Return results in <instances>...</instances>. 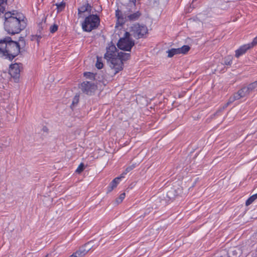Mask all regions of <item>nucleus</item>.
<instances>
[{
  "mask_svg": "<svg viewBox=\"0 0 257 257\" xmlns=\"http://www.w3.org/2000/svg\"><path fill=\"white\" fill-rule=\"evenodd\" d=\"M43 130H44V131H46L47 130V127H43Z\"/></svg>",
  "mask_w": 257,
  "mask_h": 257,
  "instance_id": "f704fd0d",
  "label": "nucleus"
},
{
  "mask_svg": "<svg viewBox=\"0 0 257 257\" xmlns=\"http://www.w3.org/2000/svg\"><path fill=\"white\" fill-rule=\"evenodd\" d=\"M22 65L21 63H15L11 64L10 66L9 72H3L1 75L6 77L7 75H10L12 77L15 82H18L19 81L20 76V66Z\"/></svg>",
  "mask_w": 257,
  "mask_h": 257,
  "instance_id": "0eeeda50",
  "label": "nucleus"
},
{
  "mask_svg": "<svg viewBox=\"0 0 257 257\" xmlns=\"http://www.w3.org/2000/svg\"><path fill=\"white\" fill-rule=\"evenodd\" d=\"M84 169V165L83 163H81L78 166L77 169L76 170V173L78 174L81 173Z\"/></svg>",
  "mask_w": 257,
  "mask_h": 257,
  "instance_id": "a878e982",
  "label": "nucleus"
},
{
  "mask_svg": "<svg viewBox=\"0 0 257 257\" xmlns=\"http://www.w3.org/2000/svg\"><path fill=\"white\" fill-rule=\"evenodd\" d=\"M125 196V194L123 193L119 195V197L116 199V202L117 203H119L122 201V200L124 199Z\"/></svg>",
  "mask_w": 257,
  "mask_h": 257,
  "instance_id": "bb28decb",
  "label": "nucleus"
},
{
  "mask_svg": "<svg viewBox=\"0 0 257 257\" xmlns=\"http://www.w3.org/2000/svg\"><path fill=\"white\" fill-rule=\"evenodd\" d=\"M8 0H0V10L3 13H4L5 11V7L4 5L7 4Z\"/></svg>",
  "mask_w": 257,
  "mask_h": 257,
  "instance_id": "393cba45",
  "label": "nucleus"
},
{
  "mask_svg": "<svg viewBox=\"0 0 257 257\" xmlns=\"http://www.w3.org/2000/svg\"><path fill=\"white\" fill-rule=\"evenodd\" d=\"M232 57L231 56H228L224 58L223 64L227 66H230L232 64Z\"/></svg>",
  "mask_w": 257,
  "mask_h": 257,
  "instance_id": "a211bd4d",
  "label": "nucleus"
},
{
  "mask_svg": "<svg viewBox=\"0 0 257 257\" xmlns=\"http://www.w3.org/2000/svg\"><path fill=\"white\" fill-rule=\"evenodd\" d=\"M250 43L252 45L253 47L257 44V36L253 39L252 42Z\"/></svg>",
  "mask_w": 257,
  "mask_h": 257,
  "instance_id": "2f4dec72",
  "label": "nucleus"
},
{
  "mask_svg": "<svg viewBox=\"0 0 257 257\" xmlns=\"http://www.w3.org/2000/svg\"><path fill=\"white\" fill-rule=\"evenodd\" d=\"M4 17V28L10 34H18L26 27L24 17L15 11L5 13Z\"/></svg>",
  "mask_w": 257,
  "mask_h": 257,
  "instance_id": "f257e3e1",
  "label": "nucleus"
},
{
  "mask_svg": "<svg viewBox=\"0 0 257 257\" xmlns=\"http://www.w3.org/2000/svg\"><path fill=\"white\" fill-rule=\"evenodd\" d=\"M91 247L92 242H88L84 245L80 247L79 250L70 255V257H83L90 250Z\"/></svg>",
  "mask_w": 257,
  "mask_h": 257,
  "instance_id": "9b49d317",
  "label": "nucleus"
},
{
  "mask_svg": "<svg viewBox=\"0 0 257 257\" xmlns=\"http://www.w3.org/2000/svg\"><path fill=\"white\" fill-rule=\"evenodd\" d=\"M37 38V41L38 42L39 41V39H41L42 38V36L40 35H36L35 36Z\"/></svg>",
  "mask_w": 257,
  "mask_h": 257,
  "instance_id": "72a5a7b5",
  "label": "nucleus"
},
{
  "mask_svg": "<svg viewBox=\"0 0 257 257\" xmlns=\"http://www.w3.org/2000/svg\"><path fill=\"white\" fill-rule=\"evenodd\" d=\"M116 48L114 45H111L106 48L104 58L109 63V66L114 70V74H116L123 69V63L116 55Z\"/></svg>",
  "mask_w": 257,
  "mask_h": 257,
  "instance_id": "20e7f679",
  "label": "nucleus"
},
{
  "mask_svg": "<svg viewBox=\"0 0 257 257\" xmlns=\"http://www.w3.org/2000/svg\"><path fill=\"white\" fill-rule=\"evenodd\" d=\"M130 35L129 32H125L123 37L120 38L117 44L118 48L123 51H131L135 45V42L130 38Z\"/></svg>",
  "mask_w": 257,
  "mask_h": 257,
  "instance_id": "423d86ee",
  "label": "nucleus"
},
{
  "mask_svg": "<svg viewBox=\"0 0 257 257\" xmlns=\"http://www.w3.org/2000/svg\"><path fill=\"white\" fill-rule=\"evenodd\" d=\"M19 41L20 43H22L23 44H25V40L23 37H20L19 39Z\"/></svg>",
  "mask_w": 257,
  "mask_h": 257,
  "instance_id": "473e14b6",
  "label": "nucleus"
},
{
  "mask_svg": "<svg viewBox=\"0 0 257 257\" xmlns=\"http://www.w3.org/2000/svg\"><path fill=\"white\" fill-rule=\"evenodd\" d=\"M252 47V45H251V43H248L247 44H245L243 46H241V47H239V49L235 51V57L238 58L240 56L245 54L247 50Z\"/></svg>",
  "mask_w": 257,
  "mask_h": 257,
  "instance_id": "f8f14e48",
  "label": "nucleus"
},
{
  "mask_svg": "<svg viewBox=\"0 0 257 257\" xmlns=\"http://www.w3.org/2000/svg\"><path fill=\"white\" fill-rule=\"evenodd\" d=\"M95 66L98 69L102 68L103 67V64L102 63V58L97 56V61L95 64Z\"/></svg>",
  "mask_w": 257,
  "mask_h": 257,
  "instance_id": "aec40b11",
  "label": "nucleus"
},
{
  "mask_svg": "<svg viewBox=\"0 0 257 257\" xmlns=\"http://www.w3.org/2000/svg\"><path fill=\"white\" fill-rule=\"evenodd\" d=\"M257 199V193L251 196L245 202V205L248 206Z\"/></svg>",
  "mask_w": 257,
  "mask_h": 257,
  "instance_id": "6ab92c4d",
  "label": "nucleus"
},
{
  "mask_svg": "<svg viewBox=\"0 0 257 257\" xmlns=\"http://www.w3.org/2000/svg\"><path fill=\"white\" fill-rule=\"evenodd\" d=\"M91 11V6L88 3H86L78 9V15L79 18L82 17V14L85 12H88L90 14Z\"/></svg>",
  "mask_w": 257,
  "mask_h": 257,
  "instance_id": "ddd939ff",
  "label": "nucleus"
},
{
  "mask_svg": "<svg viewBox=\"0 0 257 257\" xmlns=\"http://www.w3.org/2000/svg\"><path fill=\"white\" fill-rule=\"evenodd\" d=\"M69 257H70V256Z\"/></svg>",
  "mask_w": 257,
  "mask_h": 257,
  "instance_id": "ea45409f",
  "label": "nucleus"
},
{
  "mask_svg": "<svg viewBox=\"0 0 257 257\" xmlns=\"http://www.w3.org/2000/svg\"><path fill=\"white\" fill-rule=\"evenodd\" d=\"M224 106H225V105H224L223 107H224ZM225 108H226V107H225V108H224V109ZM222 110H223V107H222V109H220V111H222Z\"/></svg>",
  "mask_w": 257,
  "mask_h": 257,
  "instance_id": "c9c22d12",
  "label": "nucleus"
},
{
  "mask_svg": "<svg viewBox=\"0 0 257 257\" xmlns=\"http://www.w3.org/2000/svg\"><path fill=\"white\" fill-rule=\"evenodd\" d=\"M100 24V19L96 15H90L86 17L82 24L83 31L90 32L96 29Z\"/></svg>",
  "mask_w": 257,
  "mask_h": 257,
  "instance_id": "39448f33",
  "label": "nucleus"
},
{
  "mask_svg": "<svg viewBox=\"0 0 257 257\" xmlns=\"http://www.w3.org/2000/svg\"><path fill=\"white\" fill-rule=\"evenodd\" d=\"M135 168V166L134 165H132V166H129L128 167H127L125 169V170L124 171V172H123L120 176H123L125 174H126L127 173H128L129 172H130L131 171H132L134 168Z\"/></svg>",
  "mask_w": 257,
  "mask_h": 257,
  "instance_id": "cd10ccee",
  "label": "nucleus"
},
{
  "mask_svg": "<svg viewBox=\"0 0 257 257\" xmlns=\"http://www.w3.org/2000/svg\"><path fill=\"white\" fill-rule=\"evenodd\" d=\"M142 16L140 11H136V7L127 5L125 10L123 12L117 9L115 11V17L117 18L116 25H123L125 22L135 21L139 19Z\"/></svg>",
  "mask_w": 257,
  "mask_h": 257,
  "instance_id": "7ed1b4c3",
  "label": "nucleus"
},
{
  "mask_svg": "<svg viewBox=\"0 0 257 257\" xmlns=\"http://www.w3.org/2000/svg\"><path fill=\"white\" fill-rule=\"evenodd\" d=\"M167 52L168 53V57L171 58L173 57L175 55L180 54L179 53V49L178 48H172L170 50H168Z\"/></svg>",
  "mask_w": 257,
  "mask_h": 257,
  "instance_id": "dca6fc26",
  "label": "nucleus"
},
{
  "mask_svg": "<svg viewBox=\"0 0 257 257\" xmlns=\"http://www.w3.org/2000/svg\"><path fill=\"white\" fill-rule=\"evenodd\" d=\"M148 28L144 25L134 24L131 28V35L136 39H140L148 33Z\"/></svg>",
  "mask_w": 257,
  "mask_h": 257,
  "instance_id": "6e6552de",
  "label": "nucleus"
},
{
  "mask_svg": "<svg viewBox=\"0 0 257 257\" xmlns=\"http://www.w3.org/2000/svg\"><path fill=\"white\" fill-rule=\"evenodd\" d=\"M249 94L246 86L243 87L239 89L237 92L234 93L233 96L230 97L228 102L225 104L223 109L227 107L230 104L234 102L235 100H238L241 98H243Z\"/></svg>",
  "mask_w": 257,
  "mask_h": 257,
  "instance_id": "1a4fd4ad",
  "label": "nucleus"
},
{
  "mask_svg": "<svg viewBox=\"0 0 257 257\" xmlns=\"http://www.w3.org/2000/svg\"><path fill=\"white\" fill-rule=\"evenodd\" d=\"M58 12H61L63 11L65 7V3L62 2L60 3L56 4Z\"/></svg>",
  "mask_w": 257,
  "mask_h": 257,
  "instance_id": "b1692460",
  "label": "nucleus"
},
{
  "mask_svg": "<svg viewBox=\"0 0 257 257\" xmlns=\"http://www.w3.org/2000/svg\"><path fill=\"white\" fill-rule=\"evenodd\" d=\"M1 13H3L2 11L0 10V15H1Z\"/></svg>",
  "mask_w": 257,
  "mask_h": 257,
  "instance_id": "4c0bfd02",
  "label": "nucleus"
},
{
  "mask_svg": "<svg viewBox=\"0 0 257 257\" xmlns=\"http://www.w3.org/2000/svg\"><path fill=\"white\" fill-rule=\"evenodd\" d=\"M48 254H47L45 257H48Z\"/></svg>",
  "mask_w": 257,
  "mask_h": 257,
  "instance_id": "58836bf2",
  "label": "nucleus"
},
{
  "mask_svg": "<svg viewBox=\"0 0 257 257\" xmlns=\"http://www.w3.org/2000/svg\"><path fill=\"white\" fill-rule=\"evenodd\" d=\"M249 93L253 91L257 87V81H255L246 86Z\"/></svg>",
  "mask_w": 257,
  "mask_h": 257,
  "instance_id": "f3484780",
  "label": "nucleus"
},
{
  "mask_svg": "<svg viewBox=\"0 0 257 257\" xmlns=\"http://www.w3.org/2000/svg\"><path fill=\"white\" fill-rule=\"evenodd\" d=\"M20 45L10 37L0 40V54L12 60L20 53Z\"/></svg>",
  "mask_w": 257,
  "mask_h": 257,
  "instance_id": "f03ea898",
  "label": "nucleus"
},
{
  "mask_svg": "<svg viewBox=\"0 0 257 257\" xmlns=\"http://www.w3.org/2000/svg\"><path fill=\"white\" fill-rule=\"evenodd\" d=\"M178 49H179L180 54H186L189 51L190 48L188 45H184L182 47L179 48Z\"/></svg>",
  "mask_w": 257,
  "mask_h": 257,
  "instance_id": "412c9836",
  "label": "nucleus"
},
{
  "mask_svg": "<svg viewBox=\"0 0 257 257\" xmlns=\"http://www.w3.org/2000/svg\"><path fill=\"white\" fill-rule=\"evenodd\" d=\"M224 106H225V105H224L223 107H224ZM225 108H226V107H225V108H224V109ZM222 110H223V107H222V109H220V111H222Z\"/></svg>",
  "mask_w": 257,
  "mask_h": 257,
  "instance_id": "e433bc0d",
  "label": "nucleus"
},
{
  "mask_svg": "<svg viewBox=\"0 0 257 257\" xmlns=\"http://www.w3.org/2000/svg\"><path fill=\"white\" fill-rule=\"evenodd\" d=\"M131 54L130 53H124V52H119L117 53V57L118 59H120L122 62L123 61H126L128 60L130 58Z\"/></svg>",
  "mask_w": 257,
  "mask_h": 257,
  "instance_id": "2eb2a0df",
  "label": "nucleus"
},
{
  "mask_svg": "<svg viewBox=\"0 0 257 257\" xmlns=\"http://www.w3.org/2000/svg\"><path fill=\"white\" fill-rule=\"evenodd\" d=\"M79 101V97L78 96H75L74 98H73V100L71 104L72 106H75L76 104H77L78 103Z\"/></svg>",
  "mask_w": 257,
  "mask_h": 257,
  "instance_id": "c756f323",
  "label": "nucleus"
},
{
  "mask_svg": "<svg viewBox=\"0 0 257 257\" xmlns=\"http://www.w3.org/2000/svg\"><path fill=\"white\" fill-rule=\"evenodd\" d=\"M81 89L83 93L91 95L96 90L97 85L92 82L84 81L81 84Z\"/></svg>",
  "mask_w": 257,
  "mask_h": 257,
  "instance_id": "9d476101",
  "label": "nucleus"
},
{
  "mask_svg": "<svg viewBox=\"0 0 257 257\" xmlns=\"http://www.w3.org/2000/svg\"><path fill=\"white\" fill-rule=\"evenodd\" d=\"M123 176H120L119 177H117L114 178L109 184V186L107 187V192H110L112 191L114 188H116L118 184L119 183L120 179L122 178H123Z\"/></svg>",
  "mask_w": 257,
  "mask_h": 257,
  "instance_id": "4468645a",
  "label": "nucleus"
},
{
  "mask_svg": "<svg viewBox=\"0 0 257 257\" xmlns=\"http://www.w3.org/2000/svg\"><path fill=\"white\" fill-rule=\"evenodd\" d=\"M232 257H238L240 254V250L238 248H233L230 250Z\"/></svg>",
  "mask_w": 257,
  "mask_h": 257,
  "instance_id": "5701e85b",
  "label": "nucleus"
},
{
  "mask_svg": "<svg viewBox=\"0 0 257 257\" xmlns=\"http://www.w3.org/2000/svg\"><path fill=\"white\" fill-rule=\"evenodd\" d=\"M129 3L127 5L134 6V8L136 7L137 0H128Z\"/></svg>",
  "mask_w": 257,
  "mask_h": 257,
  "instance_id": "7c9ffc66",
  "label": "nucleus"
},
{
  "mask_svg": "<svg viewBox=\"0 0 257 257\" xmlns=\"http://www.w3.org/2000/svg\"><path fill=\"white\" fill-rule=\"evenodd\" d=\"M84 76H85L86 78L91 80H94L95 79V74L90 72H84Z\"/></svg>",
  "mask_w": 257,
  "mask_h": 257,
  "instance_id": "4be33fe9",
  "label": "nucleus"
},
{
  "mask_svg": "<svg viewBox=\"0 0 257 257\" xmlns=\"http://www.w3.org/2000/svg\"><path fill=\"white\" fill-rule=\"evenodd\" d=\"M58 26L56 24H54L50 28V31L51 33H54L58 30Z\"/></svg>",
  "mask_w": 257,
  "mask_h": 257,
  "instance_id": "c85d7f7f",
  "label": "nucleus"
}]
</instances>
